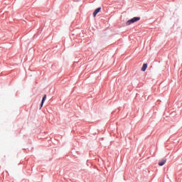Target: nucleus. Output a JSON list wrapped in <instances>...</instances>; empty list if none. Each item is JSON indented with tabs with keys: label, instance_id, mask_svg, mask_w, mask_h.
<instances>
[{
	"label": "nucleus",
	"instance_id": "nucleus-1",
	"mask_svg": "<svg viewBox=\"0 0 182 182\" xmlns=\"http://www.w3.org/2000/svg\"><path fill=\"white\" fill-rule=\"evenodd\" d=\"M139 20H140V17H133V18H131L127 21V26H130V24H133V23L139 21Z\"/></svg>",
	"mask_w": 182,
	"mask_h": 182
},
{
	"label": "nucleus",
	"instance_id": "nucleus-2",
	"mask_svg": "<svg viewBox=\"0 0 182 182\" xmlns=\"http://www.w3.org/2000/svg\"><path fill=\"white\" fill-rule=\"evenodd\" d=\"M101 10H102L101 7H98L97 9H96L93 13L94 17H96L97 14H98V13H100V11H101Z\"/></svg>",
	"mask_w": 182,
	"mask_h": 182
},
{
	"label": "nucleus",
	"instance_id": "nucleus-3",
	"mask_svg": "<svg viewBox=\"0 0 182 182\" xmlns=\"http://www.w3.org/2000/svg\"><path fill=\"white\" fill-rule=\"evenodd\" d=\"M167 159H162L161 161H159V166H163V165H164V164H166Z\"/></svg>",
	"mask_w": 182,
	"mask_h": 182
},
{
	"label": "nucleus",
	"instance_id": "nucleus-4",
	"mask_svg": "<svg viewBox=\"0 0 182 182\" xmlns=\"http://www.w3.org/2000/svg\"><path fill=\"white\" fill-rule=\"evenodd\" d=\"M46 98H47V95H45L43 96V100H42V102H41V107H40V109H41V107H43V104H44V102H45Z\"/></svg>",
	"mask_w": 182,
	"mask_h": 182
},
{
	"label": "nucleus",
	"instance_id": "nucleus-5",
	"mask_svg": "<svg viewBox=\"0 0 182 182\" xmlns=\"http://www.w3.org/2000/svg\"><path fill=\"white\" fill-rule=\"evenodd\" d=\"M146 69H147V63H144V65L141 68L142 72H145V70H146Z\"/></svg>",
	"mask_w": 182,
	"mask_h": 182
}]
</instances>
